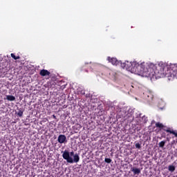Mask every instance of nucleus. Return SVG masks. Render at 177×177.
<instances>
[{"label": "nucleus", "instance_id": "obj_10", "mask_svg": "<svg viewBox=\"0 0 177 177\" xmlns=\"http://www.w3.org/2000/svg\"><path fill=\"white\" fill-rule=\"evenodd\" d=\"M6 99L9 102H15L16 100V97L13 95H6Z\"/></svg>", "mask_w": 177, "mask_h": 177}, {"label": "nucleus", "instance_id": "obj_20", "mask_svg": "<svg viewBox=\"0 0 177 177\" xmlns=\"http://www.w3.org/2000/svg\"><path fill=\"white\" fill-rule=\"evenodd\" d=\"M69 156H71L73 157V156H75V154H74V151H71L70 153H69Z\"/></svg>", "mask_w": 177, "mask_h": 177}, {"label": "nucleus", "instance_id": "obj_22", "mask_svg": "<svg viewBox=\"0 0 177 177\" xmlns=\"http://www.w3.org/2000/svg\"><path fill=\"white\" fill-rule=\"evenodd\" d=\"M33 177H35V175H34Z\"/></svg>", "mask_w": 177, "mask_h": 177}, {"label": "nucleus", "instance_id": "obj_2", "mask_svg": "<svg viewBox=\"0 0 177 177\" xmlns=\"http://www.w3.org/2000/svg\"><path fill=\"white\" fill-rule=\"evenodd\" d=\"M168 65L164 62H160L157 66L153 68V74L156 77H159L161 78V77H164V75H167L168 71Z\"/></svg>", "mask_w": 177, "mask_h": 177}, {"label": "nucleus", "instance_id": "obj_1", "mask_svg": "<svg viewBox=\"0 0 177 177\" xmlns=\"http://www.w3.org/2000/svg\"><path fill=\"white\" fill-rule=\"evenodd\" d=\"M122 67L126 70H133V71H137L138 73H140V74H143V75H146V77L151 75V73L149 71L150 69L146 68L145 66V62L139 64V63L136 62H129L126 61L122 64Z\"/></svg>", "mask_w": 177, "mask_h": 177}, {"label": "nucleus", "instance_id": "obj_8", "mask_svg": "<svg viewBox=\"0 0 177 177\" xmlns=\"http://www.w3.org/2000/svg\"><path fill=\"white\" fill-rule=\"evenodd\" d=\"M39 74L40 75H41V77H46V75L48 76L50 75V72H49L46 69H42L41 71H40Z\"/></svg>", "mask_w": 177, "mask_h": 177}, {"label": "nucleus", "instance_id": "obj_3", "mask_svg": "<svg viewBox=\"0 0 177 177\" xmlns=\"http://www.w3.org/2000/svg\"><path fill=\"white\" fill-rule=\"evenodd\" d=\"M62 157L64 160H66L67 162L70 164H73V162H80V156L78 153H75L73 156V159L71 156H70V152L68 151L65 150L62 154Z\"/></svg>", "mask_w": 177, "mask_h": 177}, {"label": "nucleus", "instance_id": "obj_14", "mask_svg": "<svg viewBox=\"0 0 177 177\" xmlns=\"http://www.w3.org/2000/svg\"><path fill=\"white\" fill-rule=\"evenodd\" d=\"M169 171H170V172H174V171H175V167L174 165H169Z\"/></svg>", "mask_w": 177, "mask_h": 177}, {"label": "nucleus", "instance_id": "obj_15", "mask_svg": "<svg viewBox=\"0 0 177 177\" xmlns=\"http://www.w3.org/2000/svg\"><path fill=\"white\" fill-rule=\"evenodd\" d=\"M166 141H161L159 142V147H164L165 146Z\"/></svg>", "mask_w": 177, "mask_h": 177}, {"label": "nucleus", "instance_id": "obj_18", "mask_svg": "<svg viewBox=\"0 0 177 177\" xmlns=\"http://www.w3.org/2000/svg\"><path fill=\"white\" fill-rule=\"evenodd\" d=\"M136 149H140L141 146H140V145L139 144V142H138V143L136 144Z\"/></svg>", "mask_w": 177, "mask_h": 177}, {"label": "nucleus", "instance_id": "obj_11", "mask_svg": "<svg viewBox=\"0 0 177 177\" xmlns=\"http://www.w3.org/2000/svg\"><path fill=\"white\" fill-rule=\"evenodd\" d=\"M156 128H159V129H162L164 128V124L162 123H160V122L156 123Z\"/></svg>", "mask_w": 177, "mask_h": 177}, {"label": "nucleus", "instance_id": "obj_4", "mask_svg": "<svg viewBox=\"0 0 177 177\" xmlns=\"http://www.w3.org/2000/svg\"><path fill=\"white\" fill-rule=\"evenodd\" d=\"M145 95V99L149 102V103H151V102H153V93H151V92H145L144 93Z\"/></svg>", "mask_w": 177, "mask_h": 177}, {"label": "nucleus", "instance_id": "obj_17", "mask_svg": "<svg viewBox=\"0 0 177 177\" xmlns=\"http://www.w3.org/2000/svg\"><path fill=\"white\" fill-rule=\"evenodd\" d=\"M17 116H18V117H23V111L19 110V111L17 112Z\"/></svg>", "mask_w": 177, "mask_h": 177}, {"label": "nucleus", "instance_id": "obj_12", "mask_svg": "<svg viewBox=\"0 0 177 177\" xmlns=\"http://www.w3.org/2000/svg\"><path fill=\"white\" fill-rule=\"evenodd\" d=\"M11 57H12L14 60H19V59H20V56H16L14 53H11Z\"/></svg>", "mask_w": 177, "mask_h": 177}, {"label": "nucleus", "instance_id": "obj_16", "mask_svg": "<svg viewBox=\"0 0 177 177\" xmlns=\"http://www.w3.org/2000/svg\"><path fill=\"white\" fill-rule=\"evenodd\" d=\"M104 161H105V162H106V164H110L112 160H111V158H106L104 159Z\"/></svg>", "mask_w": 177, "mask_h": 177}, {"label": "nucleus", "instance_id": "obj_5", "mask_svg": "<svg viewBox=\"0 0 177 177\" xmlns=\"http://www.w3.org/2000/svg\"><path fill=\"white\" fill-rule=\"evenodd\" d=\"M162 129L163 131H165V132H167L169 133H171L172 135H174V136L176 138H177V131H175L171 129V128L167 127L166 126L163 125V127L162 128Z\"/></svg>", "mask_w": 177, "mask_h": 177}, {"label": "nucleus", "instance_id": "obj_6", "mask_svg": "<svg viewBox=\"0 0 177 177\" xmlns=\"http://www.w3.org/2000/svg\"><path fill=\"white\" fill-rule=\"evenodd\" d=\"M57 140H58V142H59V143H61V144L67 143V137H66L65 135L60 134V135L58 136Z\"/></svg>", "mask_w": 177, "mask_h": 177}, {"label": "nucleus", "instance_id": "obj_13", "mask_svg": "<svg viewBox=\"0 0 177 177\" xmlns=\"http://www.w3.org/2000/svg\"><path fill=\"white\" fill-rule=\"evenodd\" d=\"M147 117H146V115H144L142 117V122L144 123V124H146L147 123Z\"/></svg>", "mask_w": 177, "mask_h": 177}, {"label": "nucleus", "instance_id": "obj_21", "mask_svg": "<svg viewBox=\"0 0 177 177\" xmlns=\"http://www.w3.org/2000/svg\"><path fill=\"white\" fill-rule=\"evenodd\" d=\"M86 72L88 73V70H86Z\"/></svg>", "mask_w": 177, "mask_h": 177}, {"label": "nucleus", "instance_id": "obj_9", "mask_svg": "<svg viewBox=\"0 0 177 177\" xmlns=\"http://www.w3.org/2000/svg\"><path fill=\"white\" fill-rule=\"evenodd\" d=\"M131 172H133L134 175H139V174H140V169L131 167Z\"/></svg>", "mask_w": 177, "mask_h": 177}, {"label": "nucleus", "instance_id": "obj_19", "mask_svg": "<svg viewBox=\"0 0 177 177\" xmlns=\"http://www.w3.org/2000/svg\"><path fill=\"white\" fill-rule=\"evenodd\" d=\"M88 67V64H85L83 66L82 68L85 69Z\"/></svg>", "mask_w": 177, "mask_h": 177}, {"label": "nucleus", "instance_id": "obj_7", "mask_svg": "<svg viewBox=\"0 0 177 177\" xmlns=\"http://www.w3.org/2000/svg\"><path fill=\"white\" fill-rule=\"evenodd\" d=\"M107 60L109 62V63H111V64H113V66H117V64H118L119 63L117 58H115V57H108Z\"/></svg>", "mask_w": 177, "mask_h": 177}]
</instances>
